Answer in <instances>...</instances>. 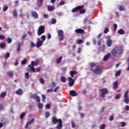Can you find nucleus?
Here are the masks:
<instances>
[{
	"label": "nucleus",
	"instance_id": "nucleus-49",
	"mask_svg": "<svg viewBox=\"0 0 129 129\" xmlns=\"http://www.w3.org/2000/svg\"><path fill=\"white\" fill-rule=\"evenodd\" d=\"M9 9V7L5 6L3 7V12H6Z\"/></svg>",
	"mask_w": 129,
	"mask_h": 129
},
{
	"label": "nucleus",
	"instance_id": "nucleus-19",
	"mask_svg": "<svg viewBox=\"0 0 129 129\" xmlns=\"http://www.w3.org/2000/svg\"><path fill=\"white\" fill-rule=\"evenodd\" d=\"M111 56V54L110 53H107L106 54L104 57H103V61H107L108 60V58Z\"/></svg>",
	"mask_w": 129,
	"mask_h": 129
},
{
	"label": "nucleus",
	"instance_id": "nucleus-14",
	"mask_svg": "<svg viewBox=\"0 0 129 129\" xmlns=\"http://www.w3.org/2000/svg\"><path fill=\"white\" fill-rule=\"evenodd\" d=\"M75 32L77 34H84V30H83L81 28H79V29H76Z\"/></svg>",
	"mask_w": 129,
	"mask_h": 129
},
{
	"label": "nucleus",
	"instance_id": "nucleus-48",
	"mask_svg": "<svg viewBox=\"0 0 129 129\" xmlns=\"http://www.w3.org/2000/svg\"><path fill=\"white\" fill-rule=\"evenodd\" d=\"M114 31V32L116 31V29H117V25L116 24H114L113 25Z\"/></svg>",
	"mask_w": 129,
	"mask_h": 129
},
{
	"label": "nucleus",
	"instance_id": "nucleus-57",
	"mask_svg": "<svg viewBox=\"0 0 129 129\" xmlns=\"http://www.w3.org/2000/svg\"><path fill=\"white\" fill-rule=\"evenodd\" d=\"M126 125V124H125V122H121V126L122 127H123V126H125Z\"/></svg>",
	"mask_w": 129,
	"mask_h": 129
},
{
	"label": "nucleus",
	"instance_id": "nucleus-21",
	"mask_svg": "<svg viewBox=\"0 0 129 129\" xmlns=\"http://www.w3.org/2000/svg\"><path fill=\"white\" fill-rule=\"evenodd\" d=\"M117 81H115L113 83L112 85V88L113 89H116V88H117Z\"/></svg>",
	"mask_w": 129,
	"mask_h": 129
},
{
	"label": "nucleus",
	"instance_id": "nucleus-9",
	"mask_svg": "<svg viewBox=\"0 0 129 129\" xmlns=\"http://www.w3.org/2000/svg\"><path fill=\"white\" fill-rule=\"evenodd\" d=\"M37 42H36L35 46L36 48H40L42 45H43V43H44L43 41H41V39L37 38Z\"/></svg>",
	"mask_w": 129,
	"mask_h": 129
},
{
	"label": "nucleus",
	"instance_id": "nucleus-60",
	"mask_svg": "<svg viewBox=\"0 0 129 129\" xmlns=\"http://www.w3.org/2000/svg\"><path fill=\"white\" fill-rule=\"evenodd\" d=\"M59 6H63L65 5V2L64 1H61L59 3Z\"/></svg>",
	"mask_w": 129,
	"mask_h": 129
},
{
	"label": "nucleus",
	"instance_id": "nucleus-51",
	"mask_svg": "<svg viewBox=\"0 0 129 129\" xmlns=\"http://www.w3.org/2000/svg\"><path fill=\"white\" fill-rule=\"evenodd\" d=\"M40 82L41 84H44L45 83V81L41 78L40 79Z\"/></svg>",
	"mask_w": 129,
	"mask_h": 129
},
{
	"label": "nucleus",
	"instance_id": "nucleus-36",
	"mask_svg": "<svg viewBox=\"0 0 129 129\" xmlns=\"http://www.w3.org/2000/svg\"><path fill=\"white\" fill-rule=\"evenodd\" d=\"M41 41H42L44 43L45 40H46V36L45 35H42L41 36Z\"/></svg>",
	"mask_w": 129,
	"mask_h": 129
},
{
	"label": "nucleus",
	"instance_id": "nucleus-62",
	"mask_svg": "<svg viewBox=\"0 0 129 129\" xmlns=\"http://www.w3.org/2000/svg\"><path fill=\"white\" fill-rule=\"evenodd\" d=\"M26 37H27V34H23L22 36V39L24 40V39H25V38H26Z\"/></svg>",
	"mask_w": 129,
	"mask_h": 129
},
{
	"label": "nucleus",
	"instance_id": "nucleus-44",
	"mask_svg": "<svg viewBox=\"0 0 129 129\" xmlns=\"http://www.w3.org/2000/svg\"><path fill=\"white\" fill-rule=\"evenodd\" d=\"M52 38V36L51 35V34L50 33H47V38L48 40H50Z\"/></svg>",
	"mask_w": 129,
	"mask_h": 129
},
{
	"label": "nucleus",
	"instance_id": "nucleus-32",
	"mask_svg": "<svg viewBox=\"0 0 129 129\" xmlns=\"http://www.w3.org/2000/svg\"><path fill=\"white\" fill-rule=\"evenodd\" d=\"M0 47L2 49H4V48H6V43H0Z\"/></svg>",
	"mask_w": 129,
	"mask_h": 129
},
{
	"label": "nucleus",
	"instance_id": "nucleus-39",
	"mask_svg": "<svg viewBox=\"0 0 129 129\" xmlns=\"http://www.w3.org/2000/svg\"><path fill=\"white\" fill-rule=\"evenodd\" d=\"M21 64L22 65H25V64H27V59H24L21 61Z\"/></svg>",
	"mask_w": 129,
	"mask_h": 129
},
{
	"label": "nucleus",
	"instance_id": "nucleus-43",
	"mask_svg": "<svg viewBox=\"0 0 129 129\" xmlns=\"http://www.w3.org/2000/svg\"><path fill=\"white\" fill-rule=\"evenodd\" d=\"M25 78L26 79H29V78H30V75H29V73H25Z\"/></svg>",
	"mask_w": 129,
	"mask_h": 129
},
{
	"label": "nucleus",
	"instance_id": "nucleus-35",
	"mask_svg": "<svg viewBox=\"0 0 129 129\" xmlns=\"http://www.w3.org/2000/svg\"><path fill=\"white\" fill-rule=\"evenodd\" d=\"M38 107L39 109H42L43 108V104L41 103H38Z\"/></svg>",
	"mask_w": 129,
	"mask_h": 129
},
{
	"label": "nucleus",
	"instance_id": "nucleus-24",
	"mask_svg": "<svg viewBox=\"0 0 129 129\" xmlns=\"http://www.w3.org/2000/svg\"><path fill=\"white\" fill-rule=\"evenodd\" d=\"M16 93L18 95L23 94V90L21 89H19L16 91Z\"/></svg>",
	"mask_w": 129,
	"mask_h": 129
},
{
	"label": "nucleus",
	"instance_id": "nucleus-18",
	"mask_svg": "<svg viewBox=\"0 0 129 129\" xmlns=\"http://www.w3.org/2000/svg\"><path fill=\"white\" fill-rule=\"evenodd\" d=\"M106 45H107V47L111 46V45H112V40L108 39L106 41Z\"/></svg>",
	"mask_w": 129,
	"mask_h": 129
},
{
	"label": "nucleus",
	"instance_id": "nucleus-31",
	"mask_svg": "<svg viewBox=\"0 0 129 129\" xmlns=\"http://www.w3.org/2000/svg\"><path fill=\"white\" fill-rule=\"evenodd\" d=\"M7 75L10 76V77H13V76H14V74L12 72H9L7 73Z\"/></svg>",
	"mask_w": 129,
	"mask_h": 129
},
{
	"label": "nucleus",
	"instance_id": "nucleus-47",
	"mask_svg": "<svg viewBox=\"0 0 129 129\" xmlns=\"http://www.w3.org/2000/svg\"><path fill=\"white\" fill-rule=\"evenodd\" d=\"M12 39L10 37L7 38V42L9 44H11L12 43Z\"/></svg>",
	"mask_w": 129,
	"mask_h": 129
},
{
	"label": "nucleus",
	"instance_id": "nucleus-1",
	"mask_svg": "<svg viewBox=\"0 0 129 129\" xmlns=\"http://www.w3.org/2000/svg\"><path fill=\"white\" fill-rule=\"evenodd\" d=\"M51 121L53 124H57L56 126V129H61L63 126V122L62 121V119L60 118H57V117L55 116H52L51 117Z\"/></svg>",
	"mask_w": 129,
	"mask_h": 129
},
{
	"label": "nucleus",
	"instance_id": "nucleus-26",
	"mask_svg": "<svg viewBox=\"0 0 129 129\" xmlns=\"http://www.w3.org/2000/svg\"><path fill=\"white\" fill-rule=\"evenodd\" d=\"M83 43H84V40H82L81 39H77V44H79L81 45Z\"/></svg>",
	"mask_w": 129,
	"mask_h": 129
},
{
	"label": "nucleus",
	"instance_id": "nucleus-3",
	"mask_svg": "<svg viewBox=\"0 0 129 129\" xmlns=\"http://www.w3.org/2000/svg\"><path fill=\"white\" fill-rule=\"evenodd\" d=\"M79 11V13L81 14H85L86 13V10L84 9V6H79L72 10V13H77Z\"/></svg>",
	"mask_w": 129,
	"mask_h": 129
},
{
	"label": "nucleus",
	"instance_id": "nucleus-22",
	"mask_svg": "<svg viewBox=\"0 0 129 129\" xmlns=\"http://www.w3.org/2000/svg\"><path fill=\"white\" fill-rule=\"evenodd\" d=\"M62 59H63L62 56H60L58 58H57L56 61V64H60L62 61Z\"/></svg>",
	"mask_w": 129,
	"mask_h": 129
},
{
	"label": "nucleus",
	"instance_id": "nucleus-38",
	"mask_svg": "<svg viewBox=\"0 0 129 129\" xmlns=\"http://www.w3.org/2000/svg\"><path fill=\"white\" fill-rule=\"evenodd\" d=\"M100 129H105V124H102L99 126Z\"/></svg>",
	"mask_w": 129,
	"mask_h": 129
},
{
	"label": "nucleus",
	"instance_id": "nucleus-61",
	"mask_svg": "<svg viewBox=\"0 0 129 129\" xmlns=\"http://www.w3.org/2000/svg\"><path fill=\"white\" fill-rule=\"evenodd\" d=\"M4 110V105L2 104H0V110Z\"/></svg>",
	"mask_w": 129,
	"mask_h": 129
},
{
	"label": "nucleus",
	"instance_id": "nucleus-4",
	"mask_svg": "<svg viewBox=\"0 0 129 129\" xmlns=\"http://www.w3.org/2000/svg\"><path fill=\"white\" fill-rule=\"evenodd\" d=\"M90 70L93 72L97 70V68H100V66L97 64V63L93 62L90 63Z\"/></svg>",
	"mask_w": 129,
	"mask_h": 129
},
{
	"label": "nucleus",
	"instance_id": "nucleus-64",
	"mask_svg": "<svg viewBox=\"0 0 129 129\" xmlns=\"http://www.w3.org/2000/svg\"><path fill=\"white\" fill-rule=\"evenodd\" d=\"M128 63V67L127 68V71H129V58L127 59Z\"/></svg>",
	"mask_w": 129,
	"mask_h": 129
},
{
	"label": "nucleus",
	"instance_id": "nucleus-28",
	"mask_svg": "<svg viewBox=\"0 0 129 129\" xmlns=\"http://www.w3.org/2000/svg\"><path fill=\"white\" fill-rule=\"evenodd\" d=\"M17 50L18 52H20L21 51V43H18L17 44Z\"/></svg>",
	"mask_w": 129,
	"mask_h": 129
},
{
	"label": "nucleus",
	"instance_id": "nucleus-8",
	"mask_svg": "<svg viewBox=\"0 0 129 129\" xmlns=\"http://www.w3.org/2000/svg\"><path fill=\"white\" fill-rule=\"evenodd\" d=\"M57 35L59 37V41H63L64 40V35L63 31L62 30H59L57 31Z\"/></svg>",
	"mask_w": 129,
	"mask_h": 129
},
{
	"label": "nucleus",
	"instance_id": "nucleus-46",
	"mask_svg": "<svg viewBox=\"0 0 129 129\" xmlns=\"http://www.w3.org/2000/svg\"><path fill=\"white\" fill-rule=\"evenodd\" d=\"M119 10L120 11H124V6H120L119 7Z\"/></svg>",
	"mask_w": 129,
	"mask_h": 129
},
{
	"label": "nucleus",
	"instance_id": "nucleus-34",
	"mask_svg": "<svg viewBox=\"0 0 129 129\" xmlns=\"http://www.w3.org/2000/svg\"><path fill=\"white\" fill-rule=\"evenodd\" d=\"M108 32H109V29L108 28V27L105 28L104 30V34H107Z\"/></svg>",
	"mask_w": 129,
	"mask_h": 129
},
{
	"label": "nucleus",
	"instance_id": "nucleus-25",
	"mask_svg": "<svg viewBox=\"0 0 129 129\" xmlns=\"http://www.w3.org/2000/svg\"><path fill=\"white\" fill-rule=\"evenodd\" d=\"M47 10L49 11V12H52V11L54 10V7L51 6H48L47 7Z\"/></svg>",
	"mask_w": 129,
	"mask_h": 129
},
{
	"label": "nucleus",
	"instance_id": "nucleus-54",
	"mask_svg": "<svg viewBox=\"0 0 129 129\" xmlns=\"http://www.w3.org/2000/svg\"><path fill=\"white\" fill-rule=\"evenodd\" d=\"M39 64V60H36L34 61V66H38Z\"/></svg>",
	"mask_w": 129,
	"mask_h": 129
},
{
	"label": "nucleus",
	"instance_id": "nucleus-11",
	"mask_svg": "<svg viewBox=\"0 0 129 129\" xmlns=\"http://www.w3.org/2000/svg\"><path fill=\"white\" fill-rule=\"evenodd\" d=\"M94 74H98L100 75L102 73V70L100 68H98L96 70L93 71Z\"/></svg>",
	"mask_w": 129,
	"mask_h": 129
},
{
	"label": "nucleus",
	"instance_id": "nucleus-23",
	"mask_svg": "<svg viewBox=\"0 0 129 129\" xmlns=\"http://www.w3.org/2000/svg\"><path fill=\"white\" fill-rule=\"evenodd\" d=\"M6 96H7V92H2L0 94V97L1 98H5Z\"/></svg>",
	"mask_w": 129,
	"mask_h": 129
},
{
	"label": "nucleus",
	"instance_id": "nucleus-17",
	"mask_svg": "<svg viewBox=\"0 0 129 129\" xmlns=\"http://www.w3.org/2000/svg\"><path fill=\"white\" fill-rule=\"evenodd\" d=\"M31 16L33 18H35V19H38L39 18V16L38 15V13L36 12L35 11H32L31 12Z\"/></svg>",
	"mask_w": 129,
	"mask_h": 129
},
{
	"label": "nucleus",
	"instance_id": "nucleus-50",
	"mask_svg": "<svg viewBox=\"0 0 129 129\" xmlns=\"http://www.w3.org/2000/svg\"><path fill=\"white\" fill-rule=\"evenodd\" d=\"M6 39V36L4 35H0V40H5Z\"/></svg>",
	"mask_w": 129,
	"mask_h": 129
},
{
	"label": "nucleus",
	"instance_id": "nucleus-12",
	"mask_svg": "<svg viewBox=\"0 0 129 129\" xmlns=\"http://www.w3.org/2000/svg\"><path fill=\"white\" fill-rule=\"evenodd\" d=\"M35 121V118H32L31 120H29L26 122V125L25 126V128H28L29 127V125L33 123Z\"/></svg>",
	"mask_w": 129,
	"mask_h": 129
},
{
	"label": "nucleus",
	"instance_id": "nucleus-42",
	"mask_svg": "<svg viewBox=\"0 0 129 129\" xmlns=\"http://www.w3.org/2000/svg\"><path fill=\"white\" fill-rule=\"evenodd\" d=\"M51 87L52 88H54V87H55L56 86V84H55V82H52L51 83Z\"/></svg>",
	"mask_w": 129,
	"mask_h": 129
},
{
	"label": "nucleus",
	"instance_id": "nucleus-37",
	"mask_svg": "<svg viewBox=\"0 0 129 129\" xmlns=\"http://www.w3.org/2000/svg\"><path fill=\"white\" fill-rule=\"evenodd\" d=\"M25 115H26V113L25 112H23L20 116V118H21V119H23V118H24V116H25Z\"/></svg>",
	"mask_w": 129,
	"mask_h": 129
},
{
	"label": "nucleus",
	"instance_id": "nucleus-15",
	"mask_svg": "<svg viewBox=\"0 0 129 129\" xmlns=\"http://www.w3.org/2000/svg\"><path fill=\"white\" fill-rule=\"evenodd\" d=\"M69 74L71 75V77H74V75L78 74V72L76 71H71L69 72Z\"/></svg>",
	"mask_w": 129,
	"mask_h": 129
},
{
	"label": "nucleus",
	"instance_id": "nucleus-5",
	"mask_svg": "<svg viewBox=\"0 0 129 129\" xmlns=\"http://www.w3.org/2000/svg\"><path fill=\"white\" fill-rule=\"evenodd\" d=\"M99 91L101 93V97L102 98H105V94H108V90L106 88L100 89L99 90Z\"/></svg>",
	"mask_w": 129,
	"mask_h": 129
},
{
	"label": "nucleus",
	"instance_id": "nucleus-63",
	"mask_svg": "<svg viewBox=\"0 0 129 129\" xmlns=\"http://www.w3.org/2000/svg\"><path fill=\"white\" fill-rule=\"evenodd\" d=\"M87 21H88V18H86L84 20V24H86Z\"/></svg>",
	"mask_w": 129,
	"mask_h": 129
},
{
	"label": "nucleus",
	"instance_id": "nucleus-7",
	"mask_svg": "<svg viewBox=\"0 0 129 129\" xmlns=\"http://www.w3.org/2000/svg\"><path fill=\"white\" fill-rule=\"evenodd\" d=\"M34 66H35V61H32L31 62V64L28 65L29 68L27 69V71H30V72H36V70L35 69V68L34 67Z\"/></svg>",
	"mask_w": 129,
	"mask_h": 129
},
{
	"label": "nucleus",
	"instance_id": "nucleus-58",
	"mask_svg": "<svg viewBox=\"0 0 129 129\" xmlns=\"http://www.w3.org/2000/svg\"><path fill=\"white\" fill-rule=\"evenodd\" d=\"M59 86L56 87L53 90L54 92H57V91H58V89H59Z\"/></svg>",
	"mask_w": 129,
	"mask_h": 129
},
{
	"label": "nucleus",
	"instance_id": "nucleus-27",
	"mask_svg": "<svg viewBox=\"0 0 129 129\" xmlns=\"http://www.w3.org/2000/svg\"><path fill=\"white\" fill-rule=\"evenodd\" d=\"M60 81H61V82L65 83V82H66V77H65L64 76H62L60 78Z\"/></svg>",
	"mask_w": 129,
	"mask_h": 129
},
{
	"label": "nucleus",
	"instance_id": "nucleus-40",
	"mask_svg": "<svg viewBox=\"0 0 129 129\" xmlns=\"http://www.w3.org/2000/svg\"><path fill=\"white\" fill-rule=\"evenodd\" d=\"M114 119V116L111 115L109 117V120L110 121H112Z\"/></svg>",
	"mask_w": 129,
	"mask_h": 129
},
{
	"label": "nucleus",
	"instance_id": "nucleus-2",
	"mask_svg": "<svg viewBox=\"0 0 129 129\" xmlns=\"http://www.w3.org/2000/svg\"><path fill=\"white\" fill-rule=\"evenodd\" d=\"M123 50L119 47H115L111 51V54L113 57H118L122 54Z\"/></svg>",
	"mask_w": 129,
	"mask_h": 129
},
{
	"label": "nucleus",
	"instance_id": "nucleus-13",
	"mask_svg": "<svg viewBox=\"0 0 129 129\" xmlns=\"http://www.w3.org/2000/svg\"><path fill=\"white\" fill-rule=\"evenodd\" d=\"M68 81H69V85L70 86H73L74 85V83H75V81L73 80V79L71 77H69L68 78Z\"/></svg>",
	"mask_w": 129,
	"mask_h": 129
},
{
	"label": "nucleus",
	"instance_id": "nucleus-41",
	"mask_svg": "<svg viewBox=\"0 0 129 129\" xmlns=\"http://www.w3.org/2000/svg\"><path fill=\"white\" fill-rule=\"evenodd\" d=\"M30 47L31 48H34V47H36V45L34 42H30Z\"/></svg>",
	"mask_w": 129,
	"mask_h": 129
},
{
	"label": "nucleus",
	"instance_id": "nucleus-29",
	"mask_svg": "<svg viewBox=\"0 0 129 129\" xmlns=\"http://www.w3.org/2000/svg\"><path fill=\"white\" fill-rule=\"evenodd\" d=\"M13 17H17L18 16V13L17 10H14L13 12Z\"/></svg>",
	"mask_w": 129,
	"mask_h": 129
},
{
	"label": "nucleus",
	"instance_id": "nucleus-56",
	"mask_svg": "<svg viewBox=\"0 0 129 129\" xmlns=\"http://www.w3.org/2000/svg\"><path fill=\"white\" fill-rule=\"evenodd\" d=\"M42 101L43 102H45V100L46 99V96L44 95H42Z\"/></svg>",
	"mask_w": 129,
	"mask_h": 129
},
{
	"label": "nucleus",
	"instance_id": "nucleus-55",
	"mask_svg": "<svg viewBox=\"0 0 129 129\" xmlns=\"http://www.w3.org/2000/svg\"><path fill=\"white\" fill-rule=\"evenodd\" d=\"M71 124H72V127L73 128H74V127H75V126H76L75 122H74V121H72V123H71Z\"/></svg>",
	"mask_w": 129,
	"mask_h": 129
},
{
	"label": "nucleus",
	"instance_id": "nucleus-33",
	"mask_svg": "<svg viewBox=\"0 0 129 129\" xmlns=\"http://www.w3.org/2000/svg\"><path fill=\"white\" fill-rule=\"evenodd\" d=\"M121 74V72L120 71H117L115 74V76H119Z\"/></svg>",
	"mask_w": 129,
	"mask_h": 129
},
{
	"label": "nucleus",
	"instance_id": "nucleus-45",
	"mask_svg": "<svg viewBox=\"0 0 129 129\" xmlns=\"http://www.w3.org/2000/svg\"><path fill=\"white\" fill-rule=\"evenodd\" d=\"M51 22V24H52L53 25L56 24V19L54 18L52 19Z\"/></svg>",
	"mask_w": 129,
	"mask_h": 129
},
{
	"label": "nucleus",
	"instance_id": "nucleus-53",
	"mask_svg": "<svg viewBox=\"0 0 129 129\" xmlns=\"http://www.w3.org/2000/svg\"><path fill=\"white\" fill-rule=\"evenodd\" d=\"M9 57H10V53H6L5 55V57L6 58V59H8V58H9Z\"/></svg>",
	"mask_w": 129,
	"mask_h": 129
},
{
	"label": "nucleus",
	"instance_id": "nucleus-52",
	"mask_svg": "<svg viewBox=\"0 0 129 129\" xmlns=\"http://www.w3.org/2000/svg\"><path fill=\"white\" fill-rule=\"evenodd\" d=\"M45 107L46 108H47V109H50V108H51V106L49 104H46L45 105Z\"/></svg>",
	"mask_w": 129,
	"mask_h": 129
},
{
	"label": "nucleus",
	"instance_id": "nucleus-6",
	"mask_svg": "<svg viewBox=\"0 0 129 129\" xmlns=\"http://www.w3.org/2000/svg\"><path fill=\"white\" fill-rule=\"evenodd\" d=\"M44 33H45V27L44 25H41L38 27L37 30V35L38 36H41V35H43Z\"/></svg>",
	"mask_w": 129,
	"mask_h": 129
},
{
	"label": "nucleus",
	"instance_id": "nucleus-20",
	"mask_svg": "<svg viewBox=\"0 0 129 129\" xmlns=\"http://www.w3.org/2000/svg\"><path fill=\"white\" fill-rule=\"evenodd\" d=\"M117 33L118 34H119V35H123L124 34H125V31H124L123 29L121 28L119 30H117Z\"/></svg>",
	"mask_w": 129,
	"mask_h": 129
},
{
	"label": "nucleus",
	"instance_id": "nucleus-16",
	"mask_svg": "<svg viewBox=\"0 0 129 129\" xmlns=\"http://www.w3.org/2000/svg\"><path fill=\"white\" fill-rule=\"evenodd\" d=\"M69 93L70 95H71L72 96H74V97L77 96V92H76V91L74 90H71L69 92Z\"/></svg>",
	"mask_w": 129,
	"mask_h": 129
},
{
	"label": "nucleus",
	"instance_id": "nucleus-10",
	"mask_svg": "<svg viewBox=\"0 0 129 129\" xmlns=\"http://www.w3.org/2000/svg\"><path fill=\"white\" fill-rule=\"evenodd\" d=\"M31 98H32V99H36L37 102H40V101H41V100H40V97L37 95L36 93H34L32 95Z\"/></svg>",
	"mask_w": 129,
	"mask_h": 129
},
{
	"label": "nucleus",
	"instance_id": "nucleus-30",
	"mask_svg": "<svg viewBox=\"0 0 129 129\" xmlns=\"http://www.w3.org/2000/svg\"><path fill=\"white\" fill-rule=\"evenodd\" d=\"M49 116H50V112H49V111H46L45 113V117H46V118H48Z\"/></svg>",
	"mask_w": 129,
	"mask_h": 129
},
{
	"label": "nucleus",
	"instance_id": "nucleus-59",
	"mask_svg": "<svg viewBox=\"0 0 129 129\" xmlns=\"http://www.w3.org/2000/svg\"><path fill=\"white\" fill-rule=\"evenodd\" d=\"M46 92H47V93H49L50 92H53V89H47Z\"/></svg>",
	"mask_w": 129,
	"mask_h": 129
}]
</instances>
